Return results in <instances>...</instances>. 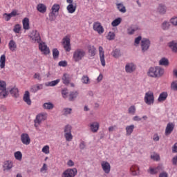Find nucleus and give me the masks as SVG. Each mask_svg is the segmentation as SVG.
Instances as JSON below:
<instances>
[{
  "label": "nucleus",
  "mask_w": 177,
  "mask_h": 177,
  "mask_svg": "<svg viewBox=\"0 0 177 177\" xmlns=\"http://www.w3.org/2000/svg\"><path fill=\"white\" fill-rule=\"evenodd\" d=\"M86 56V52L84 48H77L73 53V60L75 63L81 62Z\"/></svg>",
  "instance_id": "f257e3e1"
},
{
  "label": "nucleus",
  "mask_w": 177,
  "mask_h": 177,
  "mask_svg": "<svg viewBox=\"0 0 177 177\" xmlns=\"http://www.w3.org/2000/svg\"><path fill=\"white\" fill-rule=\"evenodd\" d=\"M46 118H47V115L45 113H39L36 116V118L34 121L35 127L36 129H38V128L39 127V125H41V124H42V122L45 121Z\"/></svg>",
  "instance_id": "f03ea898"
},
{
  "label": "nucleus",
  "mask_w": 177,
  "mask_h": 177,
  "mask_svg": "<svg viewBox=\"0 0 177 177\" xmlns=\"http://www.w3.org/2000/svg\"><path fill=\"white\" fill-rule=\"evenodd\" d=\"M5 97H8L6 82L0 80V99H5Z\"/></svg>",
  "instance_id": "7ed1b4c3"
},
{
  "label": "nucleus",
  "mask_w": 177,
  "mask_h": 177,
  "mask_svg": "<svg viewBox=\"0 0 177 177\" xmlns=\"http://www.w3.org/2000/svg\"><path fill=\"white\" fill-rule=\"evenodd\" d=\"M144 101L146 103V104H148L149 106L153 104L154 103V94L151 91H148L145 93Z\"/></svg>",
  "instance_id": "20e7f679"
},
{
  "label": "nucleus",
  "mask_w": 177,
  "mask_h": 177,
  "mask_svg": "<svg viewBox=\"0 0 177 177\" xmlns=\"http://www.w3.org/2000/svg\"><path fill=\"white\" fill-rule=\"evenodd\" d=\"M64 136L67 142L73 140V134H71V126L67 124L64 128Z\"/></svg>",
  "instance_id": "39448f33"
},
{
  "label": "nucleus",
  "mask_w": 177,
  "mask_h": 177,
  "mask_svg": "<svg viewBox=\"0 0 177 177\" xmlns=\"http://www.w3.org/2000/svg\"><path fill=\"white\" fill-rule=\"evenodd\" d=\"M66 2L68 3L66 7L68 13H74L77 10V3H74V0H66Z\"/></svg>",
  "instance_id": "423d86ee"
},
{
  "label": "nucleus",
  "mask_w": 177,
  "mask_h": 177,
  "mask_svg": "<svg viewBox=\"0 0 177 177\" xmlns=\"http://www.w3.org/2000/svg\"><path fill=\"white\" fill-rule=\"evenodd\" d=\"M62 45L66 52L71 50V44L70 43V36H66L62 39Z\"/></svg>",
  "instance_id": "0eeeda50"
},
{
  "label": "nucleus",
  "mask_w": 177,
  "mask_h": 177,
  "mask_svg": "<svg viewBox=\"0 0 177 177\" xmlns=\"http://www.w3.org/2000/svg\"><path fill=\"white\" fill-rule=\"evenodd\" d=\"M77 169H68L65 170L62 174V177H75L77 175Z\"/></svg>",
  "instance_id": "6e6552de"
},
{
  "label": "nucleus",
  "mask_w": 177,
  "mask_h": 177,
  "mask_svg": "<svg viewBox=\"0 0 177 177\" xmlns=\"http://www.w3.org/2000/svg\"><path fill=\"white\" fill-rule=\"evenodd\" d=\"M93 28L94 31H96L100 35L104 32V28L102 26V24L99 21L94 22L93 24Z\"/></svg>",
  "instance_id": "1a4fd4ad"
},
{
  "label": "nucleus",
  "mask_w": 177,
  "mask_h": 177,
  "mask_svg": "<svg viewBox=\"0 0 177 177\" xmlns=\"http://www.w3.org/2000/svg\"><path fill=\"white\" fill-rule=\"evenodd\" d=\"M39 49L41 50V52H42L44 55H49V53H50L49 48L44 42L39 43Z\"/></svg>",
  "instance_id": "9d476101"
},
{
  "label": "nucleus",
  "mask_w": 177,
  "mask_h": 177,
  "mask_svg": "<svg viewBox=\"0 0 177 177\" xmlns=\"http://www.w3.org/2000/svg\"><path fill=\"white\" fill-rule=\"evenodd\" d=\"M98 52H99V56H100V60L101 64L102 67H105L106 59L104 58V50H103V47L100 46L98 48Z\"/></svg>",
  "instance_id": "9b49d317"
},
{
  "label": "nucleus",
  "mask_w": 177,
  "mask_h": 177,
  "mask_svg": "<svg viewBox=\"0 0 177 177\" xmlns=\"http://www.w3.org/2000/svg\"><path fill=\"white\" fill-rule=\"evenodd\" d=\"M17 10H14L10 13H4L3 15V19L5 20V21H9L12 17H16L17 16Z\"/></svg>",
  "instance_id": "f8f14e48"
},
{
  "label": "nucleus",
  "mask_w": 177,
  "mask_h": 177,
  "mask_svg": "<svg viewBox=\"0 0 177 177\" xmlns=\"http://www.w3.org/2000/svg\"><path fill=\"white\" fill-rule=\"evenodd\" d=\"M30 37L32 41H35V42H37L38 44L41 42V36H39V32L38 31L33 30Z\"/></svg>",
  "instance_id": "ddd939ff"
},
{
  "label": "nucleus",
  "mask_w": 177,
  "mask_h": 177,
  "mask_svg": "<svg viewBox=\"0 0 177 177\" xmlns=\"http://www.w3.org/2000/svg\"><path fill=\"white\" fill-rule=\"evenodd\" d=\"M21 140L23 143V145H26V146H28L30 143H31V139L30 138V136L27 133H22L21 135Z\"/></svg>",
  "instance_id": "4468645a"
},
{
  "label": "nucleus",
  "mask_w": 177,
  "mask_h": 177,
  "mask_svg": "<svg viewBox=\"0 0 177 177\" xmlns=\"http://www.w3.org/2000/svg\"><path fill=\"white\" fill-rule=\"evenodd\" d=\"M149 47H150V40L147 39H143L141 41L142 50L143 52H146V50H147V49H149Z\"/></svg>",
  "instance_id": "2eb2a0df"
},
{
  "label": "nucleus",
  "mask_w": 177,
  "mask_h": 177,
  "mask_svg": "<svg viewBox=\"0 0 177 177\" xmlns=\"http://www.w3.org/2000/svg\"><path fill=\"white\" fill-rule=\"evenodd\" d=\"M136 70V66L133 63H128L125 66V71L129 74L133 73Z\"/></svg>",
  "instance_id": "dca6fc26"
},
{
  "label": "nucleus",
  "mask_w": 177,
  "mask_h": 177,
  "mask_svg": "<svg viewBox=\"0 0 177 177\" xmlns=\"http://www.w3.org/2000/svg\"><path fill=\"white\" fill-rule=\"evenodd\" d=\"M130 172L133 176H138L140 175V169H139V166L134 165L130 168Z\"/></svg>",
  "instance_id": "f3484780"
},
{
  "label": "nucleus",
  "mask_w": 177,
  "mask_h": 177,
  "mask_svg": "<svg viewBox=\"0 0 177 177\" xmlns=\"http://www.w3.org/2000/svg\"><path fill=\"white\" fill-rule=\"evenodd\" d=\"M101 167H102L104 172H105V174H110V170L111 169V166H110V163H109V162L103 161L101 163Z\"/></svg>",
  "instance_id": "a211bd4d"
},
{
  "label": "nucleus",
  "mask_w": 177,
  "mask_h": 177,
  "mask_svg": "<svg viewBox=\"0 0 177 177\" xmlns=\"http://www.w3.org/2000/svg\"><path fill=\"white\" fill-rule=\"evenodd\" d=\"M100 128V124L98 122H93L90 124V129L93 133H96Z\"/></svg>",
  "instance_id": "6ab92c4d"
},
{
  "label": "nucleus",
  "mask_w": 177,
  "mask_h": 177,
  "mask_svg": "<svg viewBox=\"0 0 177 177\" xmlns=\"http://www.w3.org/2000/svg\"><path fill=\"white\" fill-rule=\"evenodd\" d=\"M13 168V162L10 160H6L3 165V171H10Z\"/></svg>",
  "instance_id": "aec40b11"
},
{
  "label": "nucleus",
  "mask_w": 177,
  "mask_h": 177,
  "mask_svg": "<svg viewBox=\"0 0 177 177\" xmlns=\"http://www.w3.org/2000/svg\"><path fill=\"white\" fill-rule=\"evenodd\" d=\"M174 128H175V124L172 122H169L165 129L166 136H168V135H171Z\"/></svg>",
  "instance_id": "412c9836"
},
{
  "label": "nucleus",
  "mask_w": 177,
  "mask_h": 177,
  "mask_svg": "<svg viewBox=\"0 0 177 177\" xmlns=\"http://www.w3.org/2000/svg\"><path fill=\"white\" fill-rule=\"evenodd\" d=\"M36 9L37 12H39V13H46V5L39 3V4L37 5Z\"/></svg>",
  "instance_id": "4be33fe9"
},
{
  "label": "nucleus",
  "mask_w": 177,
  "mask_h": 177,
  "mask_svg": "<svg viewBox=\"0 0 177 177\" xmlns=\"http://www.w3.org/2000/svg\"><path fill=\"white\" fill-rule=\"evenodd\" d=\"M22 26L25 31L30 30V19H28V17H25L22 20Z\"/></svg>",
  "instance_id": "5701e85b"
},
{
  "label": "nucleus",
  "mask_w": 177,
  "mask_h": 177,
  "mask_svg": "<svg viewBox=\"0 0 177 177\" xmlns=\"http://www.w3.org/2000/svg\"><path fill=\"white\" fill-rule=\"evenodd\" d=\"M62 80V83L64 84V85H68V84H70V82L71 81V77H70V75H68V73H64Z\"/></svg>",
  "instance_id": "b1692460"
},
{
  "label": "nucleus",
  "mask_w": 177,
  "mask_h": 177,
  "mask_svg": "<svg viewBox=\"0 0 177 177\" xmlns=\"http://www.w3.org/2000/svg\"><path fill=\"white\" fill-rule=\"evenodd\" d=\"M138 30H140L139 26L136 25H132L131 26L128 28L127 33L129 34V35H133V34H135V31H138Z\"/></svg>",
  "instance_id": "393cba45"
},
{
  "label": "nucleus",
  "mask_w": 177,
  "mask_h": 177,
  "mask_svg": "<svg viewBox=\"0 0 177 177\" xmlns=\"http://www.w3.org/2000/svg\"><path fill=\"white\" fill-rule=\"evenodd\" d=\"M164 68L160 67V66H156V78H161L162 75H164Z\"/></svg>",
  "instance_id": "a878e982"
},
{
  "label": "nucleus",
  "mask_w": 177,
  "mask_h": 177,
  "mask_svg": "<svg viewBox=\"0 0 177 177\" xmlns=\"http://www.w3.org/2000/svg\"><path fill=\"white\" fill-rule=\"evenodd\" d=\"M168 46L171 49L172 52L177 53V42L175 41H171L168 43Z\"/></svg>",
  "instance_id": "bb28decb"
},
{
  "label": "nucleus",
  "mask_w": 177,
  "mask_h": 177,
  "mask_svg": "<svg viewBox=\"0 0 177 177\" xmlns=\"http://www.w3.org/2000/svg\"><path fill=\"white\" fill-rule=\"evenodd\" d=\"M24 101L28 106H31V99H30V92L26 91L24 95Z\"/></svg>",
  "instance_id": "cd10ccee"
},
{
  "label": "nucleus",
  "mask_w": 177,
  "mask_h": 177,
  "mask_svg": "<svg viewBox=\"0 0 177 177\" xmlns=\"http://www.w3.org/2000/svg\"><path fill=\"white\" fill-rule=\"evenodd\" d=\"M8 47L10 50H11L12 52H15V50H16V49L17 48L16 41L15 40H10L8 44Z\"/></svg>",
  "instance_id": "c85d7f7f"
},
{
  "label": "nucleus",
  "mask_w": 177,
  "mask_h": 177,
  "mask_svg": "<svg viewBox=\"0 0 177 177\" xmlns=\"http://www.w3.org/2000/svg\"><path fill=\"white\" fill-rule=\"evenodd\" d=\"M117 9L121 13H125L127 12V8L122 3H116Z\"/></svg>",
  "instance_id": "c756f323"
},
{
  "label": "nucleus",
  "mask_w": 177,
  "mask_h": 177,
  "mask_svg": "<svg viewBox=\"0 0 177 177\" xmlns=\"http://www.w3.org/2000/svg\"><path fill=\"white\" fill-rule=\"evenodd\" d=\"M88 55L91 57H93L96 55V48L93 46H88Z\"/></svg>",
  "instance_id": "7c9ffc66"
},
{
  "label": "nucleus",
  "mask_w": 177,
  "mask_h": 177,
  "mask_svg": "<svg viewBox=\"0 0 177 177\" xmlns=\"http://www.w3.org/2000/svg\"><path fill=\"white\" fill-rule=\"evenodd\" d=\"M133 129H135V125L133 124L126 127V135L130 136V135L132 134V132H133Z\"/></svg>",
  "instance_id": "2f4dec72"
},
{
  "label": "nucleus",
  "mask_w": 177,
  "mask_h": 177,
  "mask_svg": "<svg viewBox=\"0 0 177 177\" xmlns=\"http://www.w3.org/2000/svg\"><path fill=\"white\" fill-rule=\"evenodd\" d=\"M167 97H168V93L162 92L160 94L159 97L158 98V101L165 102V100H167Z\"/></svg>",
  "instance_id": "473e14b6"
},
{
  "label": "nucleus",
  "mask_w": 177,
  "mask_h": 177,
  "mask_svg": "<svg viewBox=\"0 0 177 177\" xmlns=\"http://www.w3.org/2000/svg\"><path fill=\"white\" fill-rule=\"evenodd\" d=\"M43 88H44V85H42V84H37V85L33 86L30 88V91L33 93H35V92H38V91H41V89H43Z\"/></svg>",
  "instance_id": "72a5a7b5"
},
{
  "label": "nucleus",
  "mask_w": 177,
  "mask_h": 177,
  "mask_svg": "<svg viewBox=\"0 0 177 177\" xmlns=\"http://www.w3.org/2000/svg\"><path fill=\"white\" fill-rule=\"evenodd\" d=\"M157 10L160 15H165L167 12V7H165L162 4H160L159 6L158 7Z\"/></svg>",
  "instance_id": "f704fd0d"
},
{
  "label": "nucleus",
  "mask_w": 177,
  "mask_h": 177,
  "mask_svg": "<svg viewBox=\"0 0 177 177\" xmlns=\"http://www.w3.org/2000/svg\"><path fill=\"white\" fill-rule=\"evenodd\" d=\"M121 21H122V19L121 17L115 19L111 22L112 27H117V26H120V24H121Z\"/></svg>",
  "instance_id": "c9c22d12"
},
{
  "label": "nucleus",
  "mask_w": 177,
  "mask_h": 177,
  "mask_svg": "<svg viewBox=\"0 0 177 177\" xmlns=\"http://www.w3.org/2000/svg\"><path fill=\"white\" fill-rule=\"evenodd\" d=\"M169 61L168 60V59L163 57L162 58L160 61H159V66H169Z\"/></svg>",
  "instance_id": "e433bc0d"
},
{
  "label": "nucleus",
  "mask_w": 177,
  "mask_h": 177,
  "mask_svg": "<svg viewBox=\"0 0 177 177\" xmlns=\"http://www.w3.org/2000/svg\"><path fill=\"white\" fill-rule=\"evenodd\" d=\"M5 63H6V56L3 55L0 57V67L1 68H5Z\"/></svg>",
  "instance_id": "4c0bfd02"
},
{
  "label": "nucleus",
  "mask_w": 177,
  "mask_h": 177,
  "mask_svg": "<svg viewBox=\"0 0 177 177\" xmlns=\"http://www.w3.org/2000/svg\"><path fill=\"white\" fill-rule=\"evenodd\" d=\"M77 96H78V92L77 91H72L69 94V100L71 102H73L75 99H76Z\"/></svg>",
  "instance_id": "58836bf2"
},
{
  "label": "nucleus",
  "mask_w": 177,
  "mask_h": 177,
  "mask_svg": "<svg viewBox=\"0 0 177 177\" xmlns=\"http://www.w3.org/2000/svg\"><path fill=\"white\" fill-rule=\"evenodd\" d=\"M10 93L14 97H19V89L16 87H14L10 90Z\"/></svg>",
  "instance_id": "ea45409f"
},
{
  "label": "nucleus",
  "mask_w": 177,
  "mask_h": 177,
  "mask_svg": "<svg viewBox=\"0 0 177 177\" xmlns=\"http://www.w3.org/2000/svg\"><path fill=\"white\" fill-rule=\"evenodd\" d=\"M43 107L45 110H52L55 106L51 102H46L43 104Z\"/></svg>",
  "instance_id": "a19ab883"
},
{
  "label": "nucleus",
  "mask_w": 177,
  "mask_h": 177,
  "mask_svg": "<svg viewBox=\"0 0 177 177\" xmlns=\"http://www.w3.org/2000/svg\"><path fill=\"white\" fill-rule=\"evenodd\" d=\"M15 160H17L18 161H21V159L23 158V153L20 151H16L14 153Z\"/></svg>",
  "instance_id": "79ce46f5"
},
{
  "label": "nucleus",
  "mask_w": 177,
  "mask_h": 177,
  "mask_svg": "<svg viewBox=\"0 0 177 177\" xmlns=\"http://www.w3.org/2000/svg\"><path fill=\"white\" fill-rule=\"evenodd\" d=\"M59 82H60V79H57L56 80L49 82L46 85V86H56V85H57Z\"/></svg>",
  "instance_id": "37998d69"
},
{
  "label": "nucleus",
  "mask_w": 177,
  "mask_h": 177,
  "mask_svg": "<svg viewBox=\"0 0 177 177\" xmlns=\"http://www.w3.org/2000/svg\"><path fill=\"white\" fill-rule=\"evenodd\" d=\"M170 27H171V24H169V22L167 21H163V23L162 24V28L164 30H169Z\"/></svg>",
  "instance_id": "c03bdc74"
},
{
  "label": "nucleus",
  "mask_w": 177,
  "mask_h": 177,
  "mask_svg": "<svg viewBox=\"0 0 177 177\" xmlns=\"http://www.w3.org/2000/svg\"><path fill=\"white\" fill-rule=\"evenodd\" d=\"M13 31L15 34H20V31H21V25L19 24H16L14 26Z\"/></svg>",
  "instance_id": "a18cd8bd"
},
{
  "label": "nucleus",
  "mask_w": 177,
  "mask_h": 177,
  "mask_svg": "<svg viewBox=\"0 0 177 177\" xmlns=\"http://www.w3.org/2000/svg\"><path fill=\"white\" fill-rule=\"evenodd\" d=\"M148 75L151 77H156V68L151 67L148 71Z\"/></svg>",
  "instance_id": "49530a36"
},
{
  "label": "nucleus",
  "mask_w": 177,
  "mask_h": 177,
  "mask_svg": "<svg viewBox=\"0 0 177 177\" xmlns=\"http://www.w3.org/2000/svg\"><path fill=\"white\" fill-rule=\"evenodd\" d=\"M52 13H57L60 10V6L59 4H54L51 8Z\"/></svg>",
  "instance_id": "de8ad7c7"
},
{
  "label": "nucleus",
  "mask_w": 177,
  "mask_h": 177,
  "mask_svg": "<svg viewBox=\"0 0 177 177\" xmlns=\"http://www.w3.org/2000/svg\"><path fill=\"white\" fill-rule=\"evenodd\" d=\"M129 114H131V115H134L135 113H136V107L135 106H131L129 108Z\"/></svg>",
  "instance_id": "09e8293b"
},
{
  "label": "nucleus",
  "mask_w": 177,
  "mask_h": 177,
  "mask_svg": "<svg viewBox=\"0 0 177 177\" xmlns=\"http://www.w3.org/2000/svg\"><path fill=\"white\" fill-rule=\"evenodd\" d=\"M106 38L109 39V41H113V39L115 38V34L113 32H109L106 36Z\"/></svg>",
  "instance_id": "8fccbe9b"
},
{
  "label": "nucleus",
  "mask_w": 177,
  "mask_h": 177,
  "mask_svg": "<svg viewBox=\"0 0 177 177\" xmlns=\"http://www.w3.org/2000/svg\"><path fill=\"white\" fill-rule=\"evenodd\" d=\"M53 59H57L59 57V50H57V48L53 50Z\"/></svg>",
  "instance_id": "3c124183"
},
{
  "label": "nucleus",
  "mask_w": 177,
  "mask_h": 177,
  "mask_svg": "<svg viewBox=\"0 0 177 177\" xmlns=\"http://www.w3.org/2000/svg\"><path fill=\"white\" fill-rule=\"evenodd\" d=\"M82 82L86 84H89V77H88L87 75H84L82 77Z\"/></svg>",
  "instance_id": "603ef678"
},
{
  "label": "nucleus",
  "mask_w": 177,
  "mask_h": 177,
  "mask_svg": "<svg viewBox=\"0 0 177 177\" xmlns=\"http://www.w3.org/2000/svg\"><path fill=\"white\" fill-rule=\"evenodd\" d=\"M113 57H115V58L120 57L121 56V53L120 52V50L116 49L113 50Z\"/></svg>",
  "instance_id": "864d4df0"
},
{
  "label": "nucleus",
  "mask_w": 177,
  "mask_h": 177,
  "mask_svg": "<svg viewBox=\"0 0 177 177\" xmlns=\"http://www.w3.org/2000/svg\"><path fill=\"white\" fill-rule=\"evenodd\" d=\"M42 153H44V154H49L50 151H49V146L48 145H45L42 149H41Z\"/></svg>",
  "instance_id": "5fc2aeb1"
},
{
  "label": "nucleus",
  "mask_w": 177,
  "mask_h": 177,
  "mask_svg": "<svg viewBox=\"0 0 177 177\" xmlns=\"http://www.w3.org/2000/svg\"><path fill=\"white\" fill-rule=\"evenodd\" d=\"M148 174L150 175H155L156 174V168L153 167H149V169L147 170Z\"/></svg>",
  "instance_id": "6e6d98bb"
},
{
  "label": "nucleus",
  "mask_w": 177,
  "mask_h": 177,
  "mask_svg": "<svg viewBox=\"0 0 177 177\" xmlns=\"http://www.w3.org/2000/svg\"><path fill=\"white\" fill-rule=\"evenodd\" d=\"M170 23L173 26H175L176 27L177 26V17H173L171 19H170Z\"/></svg>",
  "instance_id": "4d7b16f0"
},
{
  "label": "nucleus",
  "mask_w": 177,
  "mask_h": 177,
  "mask_svg": "<svg viewBox=\"0 0 177 177\" xmlns=\"http://www.w3.org/2000/svg\"><path fill=\"white\" fill-rule=\"evenodd\" d=\"M68 94V90L67 88H64L62 91V95L64 99L67 97V95Z\"/></svg>",
  "instance_id": "13d9d810"
},
{
  "label": "nucleus",
  "mask_w": 177,
  "mask_h": 177,
  "mask_svg": "<svg viewBox=\"0 0 177 177\" xmlns=\"http://www.w3.org/2000/svg\"><path fill=\"white\" fill-rule=\"evenodd\" d=\"M49 17L51 21H55V20H56V15L55 14V12L50 13Z\"/></svg>",
  "instance_id": "bf43d9fd"
},
{
  "label": "nucleus",
  "mask_w": 177,
  "mask_h": 177,
  "mask_svg": "<svg viewBox=\"0 0 177 177\" xmlns=\"http://www.w3.org/2000/svg\"><path fill=\"white\" fill-rule=\"evenodd\" d=\"M171 88L173 89V91H177V82H172Z\"/></svg>",
  "instance_id": "052dcab7"
},
{
  "label": "nucleus",
  "mask_w": 177,
  "mask_h": 177,
  "mask_svg": "<svg viewBox=\"0 0 177 177\" xmlns=\"http://www.w3.org/2000/svg\"><path fill=\"white\" fill-rule=\"evenodd\" d=\"M140 41H142V37L139 36L135 39V44L139 45L140 44Z\"/></svg>",
  "instance_id": "680f3d73"
},
{
  "label": "nucleus",
  "mask_w": 177,
  "mask_h": 177,
  "mask_svg": "<svg viewBox=\"0 0 177 177\" xmlns=\"http://www.w3.org/2000/svg\"><path fill=\"white\" fill-rule=\"evenodd\" d=\"M58 64L60 67L67 66V62L66 61H60Z\"/></svg>",
  "instance_id": "e2e57ef3"
},
{
  "label": "nucleus",
  "mask_w": 177,
  "mask_h": 177,
  "mask_svg": "<svg viewBox=\"0 0 177 177\" xmlns=\"http://www.w3.org/2000/svg\"><path fill=\"white\" fill-rule=\"evenodd\" d=\"M109 132H113V131H115L117 129V125L111 126L109 127Z\"/></svg>",
  "instance_id": "0e129e2a"
},
{
  "label": "nucleus",
  "mask_w": 177,
  "mask_h": 177,
  "mask_svg": "<svg viewBox=\"0 0 177 177\" xmlns=\"http://www.w3.org/2000/svg\"><path fill=\"white\" fill-rule=\"evenodd\" d=\"M64 114L67 115V114H71V109L66 108L64 109Z\"/></svg>",
  "instance_id": "69168bd1"
},
{
  "label": "nucleus",
  "mask_w": 177,
  "mask_h": 177,
  "mask_svg": "<svg viewBox=\"0 0 177 177\" xmlns=\"http://www.w3.org/2000/svg\"><path fill=\"white\" fill-rule=\"evenodd\" d=\"M172 164L173 165H177V156H174L173 158H172Z\"/></svg>",
  "instance_id": "338daca9"
},
{
  "label": "nucleus",
  "mask_w": 177,
  "mask_h": 177,
  "mask_svg": "<svg viewBox=\"0 0 177 177\" xmlns=\"http://www.w3.org/2000/svg\"><path fill=\"white\" fill-rule=\"evenodd\" d=\"M159 177H168V173L163 171L160 174Z\"/></svg>",
  "instance_id": "774afa93"
}]
</instances>
